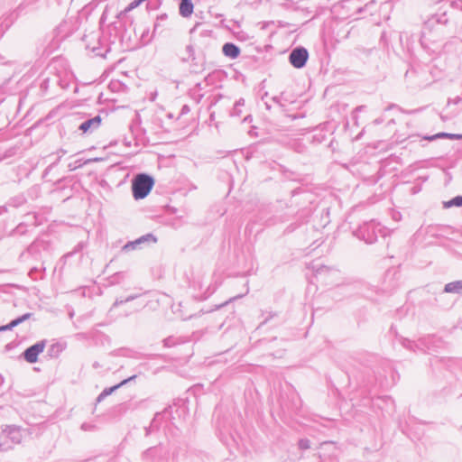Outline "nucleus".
<instances>
[{
	"label": "nucleus",
	"instance_id": "3",
	"mask_svg": "<svg viewBox=\"0 0 462 462\" xmlns=\"http://www.w3.org/2000/svg\"><path fill=\"white\" fill-rule=\"evenodd\" d=\"M309 57V53L307 50L303 47L294 49L289 57L291 64L296 68L300 69L305 66L307 60Z\"/></svg>",
	"mask_w": 462,
	"mask_h": 462
},
{
	"label": "nucleus",
	"instance_id": "21",
	"mask_svg": "<svg viewBox=\"0 0 462 462\" xmlns=\"http://www.w3.org/2000/svg\"><path fill=\"white\" fill-rule=\"evenodd\" d=\"M163 343H164V346L167 347L172 346L175 344L173 338H171V337H168V338L164 339Z\"/></svg>",
	"mask_w": 462,
	"mask_h": 462
},
{
	"label": "nucleus",
	"instance_id": "2",
	"mask_svg": "<svg viewBox=\"0 0 462 462\" xmlns=\"http://www.w3.org/2000/svg\"><path fill=\"white\" fill-rule=\"evenodd\" d=\"M153 184L154 180L151 176L145 173L136 175L132 183L134 198L135 199H144L150 193Z\"/></svg>",
	"mask_w": 462,
	"mask_h": 462
},
{
	"label": "nucleus",
	"instance_id": "6",
	"mask_svg": "<svg viewBox=\"0 0 462 462\" xmlns=\"http://www.w3.org/2000/svg\"><path fill=\"white\" fill-rule=\"evenodd\" d=\"M101 124V117L97 116L91 119L84 121L79 127L80 131L83 133H87L89 131H93L99 127Z\"/></svg>",
	"mask_w": 462,
	"mask_h": 462
},
{
	"label": "nucleus",
	"instance_id": "15",
	"mask_svg": "<svg viewBox=\"0 0 462 462\" xmlns=\"http://www.w3.org/2000/svg\"><path fill=\"white\" fill-rule=\"evenodd\" d=\"M299 448L302 450L309 449L310 448V442L307 439H301L299 440Z\"/></svg>",
	"mask_w": 462,
	"mask_h": 462
},
{
	"label": "nucleus",
	"instance_id": "20",
	"mask_svg": "<svg viewBox=\"0 0 462 462\" xmlns=\"http://www.w3.org/2000/svg\"><path fill=\"white\" fill-rule=\"evenodd\" d=\"M448 136V134L447 133H439L435 135H432L430 137H427L428 140H435L437 138H443V137H446Z\"/></svg>",
	"mask_w": 462,
	"mask_h": 462
},
{
	"label": "nucleus",
	"instance_id": "10",
	"mask_svg": "<svg viewBox=\"0 0 462 462\" xmlns=\"http://www.w3.org/2000/svg\"><path fill=\"white\" fill-rule=\"evenodd\" d=\"M193 4L191 3V0H180V14L182 17H189L193 13Z\"/></svg>",
	"mask_w": 462,
	"mask_h": 462
},
{
	"label": "nucleus",
	"instance_id": "14",
	"mask_svg": "<svg viewBox=\"0 0 462 462\" xmlns=\"http://www.w3.org/2000/svg\"><path fill=\"white\" fill-rule=\"evenodd\" d=\"M186 56H183L181 59L183 61H189V60L194 59V49L192 45H187L186 47Z\"/></svg>",
	"mask_w": 462,
	"mask_h": 462
},
{
	"label": "nucleus",
	"instance_id": "16",
	"mask_svg": "<svg viewBox=\"0 0 462 462\" xmlns=\"http://www.w3.org/2000/svg\"><path fill=\"white\" fill-rule=\"evenodd\" d=\"M156 455V448H150L147 450H145L143 454V458L146 459L149 457H152Z\"/></svg>",
	"mask_w": 462,
	"mask_h": 462
},
{
	"label": "nucleus",
	"instance_id": "5",
	"mask_svg": "<svg viewBox=\"0 0 462 462\" xmlns=\"http://www.w3.org/2000/svg\"><path fill=\"white\" fill-rule=\"evenodd\" d=\"M157 241L156 237L153 236L152 234L144 235L139 238H137L134 241L126 243L123 247L122 250L125 252H129L131 250H134L137 248V246L143 243L148 242V243H155Z\"/></svg>",
	"mask_w": 462,
	"mask_h": 462
},
{
	"label": "nucleus",
	"instance_id": "24",
	"mask_svg": "<svg viewBox=\"0 0 462 462\" xmlns=\"http://www.w3.org/2000/svg\"><path fill=\"white\" fill-rule=\"evenodd\" d=\"M124 302H125V300H116L114 302L113 307H114V308H115V307H117V306H119V305L123 304Z\"/></svg>",
	"mask_w": 462,
	"mask_h": 462
},
{
	"label": "nucleus",
	"instance_id": "23",
	"mask_svg": "<svg viewBox=\"0 0 462 462\" xmlns=\"http://www.w3.org/2000/svg\"><path fill=\"white\" fill-rule=\"evenodd\" d=\"M245 105V100L243 98H240L239 100H237L235 104V106H237L239 107H242L243 106Z\"/></svg>",
	"mask_w": 462,
	"mask_h": 462
},
{
	"label": "nucleus",
	"instance_id": "19",
	"mask_svg": "<svg viewBox=\"0 0 462 462\" xmlns=\"http://www.w3.org/2000/svg\"><path fill=\"white\" fill-rule=\"evenodd\" d=\"M245 292H244V293H242V294H239V295H237V296L233 297L232 299H230V300H236V299H240V298L244 297L245 295H246V294L249 292V287H248V284H247V283H246V284H245Z\"/></svg>",
	"mask_w": 462,
	"mask_h": 462
},
{
	"label": "nucleus",
	"instance_id": "25",
	"mask_svg": "<svg viewBox=\"0 0 462 462\" xmlns=\"http://www.w3.org/2000/svg\"><path fill=\"white\" fill-rule=\"evenodd\" d=\"M136 297H137L136 295H131V296L127 297V298L125 300V302H128V301L134 300V299H136Z\"/></svg>",
	"mask_w": 462,
	"mask_h": 462
},
{
	"label": "nucleus",
	"instance_id": "28",
	"mask_svg": "<svg viewBox=\"0 0 462 462\" xmlns=\"http://www.w3.org/2000/svg\"><path fill=\"white\" fill-rule=\"evenodd\" d=\"M361 109H362V106H358V107L356 108V110H361Z\"/></svg>",
	"mask_w": 462,
	"mask_h": 462
},
{
	"label": "nucleus",
	"instance_id": "11",
	"mask_svg": "<svg viewBox=\"0 0 462 462\" xmlns=\"http://www.w3.org/2000/svg\"><path fill=\"white\" fill-rule=\"evenodd\" d=\"M31 316H32V313H25V314L22 315L21 317L12 320L9 324L1 326L0 331L10 330L13 328L18 326L19 324L24 322L25 320L29 319L31 318Z\"/></svg>",
	"mask_w": 462,
	"mask_h": 462
},
{
	"label": "nucleus",
	"instance_id": "7",
	"mask_svg": "<svg viewBox=\"0 0 462 462\" xmlns=\"http://www.w3.org/2000/svg\"><path fill=\"white\" fill-rule=\"evenodd\" d=\"M136 378V375H133V376H130L129 378L127 379H125L123 380L121 383H119L118 384L116 385H114L112 387H109V388H106L103 390V392L97 396V401L99 402H101L102 400H104L106 396L110 395L111 393H113L116 390H117L118 388H120L121 386L126 384L127 383L134 380Z\"/></svg>",
	"mask_w": 462,
	"mask_h": 462
},
{
	"label": "nucleus",
	"instance_id": "27",
	"mask_svg": "<svg viewBox=\"0 0 462 462\" xmlns=\"http://www.w3.org/2000/svg\"><path fill=\"white\" fill-rule=\"evenodd\" d=\"M250 116L245 117L244 121H247L249 119Z\"/></svg>",
	"mask_w": 462,
	"mask_h": 462
},
{
	"label": "nucleus",
	"instance_id": "4",
	"mask_svg": "<svg viewBox=\"0 0 462 462\" xmlns=\"http://www.w3.org/2000/svg\"><path fill=\"white\" fill-rule=\"evenodd\" d=\"M46 341L42 340L37 342L36 344L31 346L23 352V357L24 359L30 363L33 364L37 362L38 356L43 352L45 348Z\"/></svg>",
	"mask_w": 462,
	"mask_h": 462
},
{
	"label": "nucleus",
	"instance_id": "9",
	"mask_svg": "<svg viewBox=\"0 0 462 462\" xmlns=\"http://www.w3.org/2000/svg\"><path fill=\"white\" fill-rule=\"evenodd\" d=\"M223 53L229 58L236 59L240 54V49L234 43H225L222 48Z\"/></svg>",
	"mask_w": 462,
	"mask_h": 462
},
{
	"label": "nucleus",
	"instance_id": "13",
	"mask_svg": "<svg viewBox=\"0 0 462 462\" xmlns=\"http://www.w3.org/2000/svg\"><path fill=\"white\" fill-rule=\"evenodd\" d=\"M445 208L452 207H462V196H457L448 201L443 203Z\"/></svg>",
	"mask_w": 462,
	"mask_h": 462
},
{
	"label": "nucleus",
	"instance_id": "17",
	"mask_svg": "<svg viewBox=\"0 0 462 462\" xmlns=\"http://www.w3.org/2000/svg\"><path fill=\"white\" fill-rule=\"evenodd\" d=\"M62 350L60 344L56 343L51 346L50 352L59 354Z\"/></svg>",
	"mask_w": 462,
	"mask_h": 462
},
{
	"label": "nucleus",
	"instance_id": "18",
	"mask_svg": "<svg viewBox=\"0 0 462 462\" xmlns=\"http://www.w3.org/2000/svg\"><path fill=\"white\" fill-rule=\"evenodd\" d=\"M241 114H242L241 107H239L237 106H234V108L232 109L230 115L232 116H240Z\"/></svg>",
	"mask_w": 462,
	"mask_h": 462
},
{
	"label": "nucleus",
	"instance_id": "8",
	"mask_svg": "<svg viewBox=\"0 0 462 462\" xmlns=\"http://www.w3.org/2000/svg\"><path fill=\"white\" fill-rule=\"evenodd\" d=\"M4 433L16 444L20 443L23 438L20 429L15 426H7Z\"/></svg>",
	"mask_w": 462,
	"mask_h": 462
},
{
	"label": "nucleus",
	"instance_id": "22",
	"mask_svg": "<svg viewBox=\"0 0 462 462\" xmlns=\"http://www.w3.org/2000/svg\"><path fill=\"white\" fill-rule=\"evenodd\" d=\"M446 138H449V139H462V135L460 134H448V136H446Z\"/></svg>",
	"mask_w": 462,
	"mask_h": 462
},
{
	"label": "nucleus",
	"instance_id": "1",
	"mask_svg": "<svg viewBox=\"0 0 462 462\" xmlns=\"http://www.w3.org/2000/svg\"><path fill=\"white\" fill-rule=\"evenodd\" d=\"M354 234L366 244H373L377 240L378 235L384 236L385 232L379 223L371 220L362 225Z\"/></svg>",
	"mask_w": 462,
	"mask_h": 462
},
{
	"label": "nucleus",
	"instance_id": "12",
	"mask_svg": "<svg viewBox=\"0 0 462 462\" xmlns=\"http://www.w3.org/2000/svg\"><path fill=\"white\" fill-rule=\"evenodd\" d=\"M444 291L448 293H462V281L447 283Z\"/></svg>",
	"mask_w": 462,
	"mask_h": 462
},
{
	"label": "nucleus",
	"instance_id": "26",
	"mask_svg": "<svg viewBox=\"0 0 462 462\" xmlns=\"http://www.w3.org/2000/svg\"><path fill=\"white\" fill-rule=\"evenodd\" d=\"M5 211H6L5 207H0V215Z\"/></svg>",
	"mask_w": 462,
	"mask_h": 462
}]
</instances>
